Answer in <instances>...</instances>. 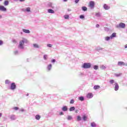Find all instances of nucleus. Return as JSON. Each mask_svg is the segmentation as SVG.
I'll return each instance as SVG.
<instances>
[{
    "instance_id": "45",
    "label": "nucleus",
    "mask_w": 127,
    "mask_h": 127,
    "mask_svg": "<svg viewBox=\"0 0 127 127\" xmlns=\"http://www.w3.org/2000/svg\"><path fill=\"white\" fill-rule=\"evenodd\" d=\"M52 62L53 63H55V60H52Z\"/></svg>"
},
{
    "instance_id": "48",
    "label": "nucleus",
    "mask_w": 127,
    "mask_h": 127,
    "mask_svg": "<svg viewBox=\"0 0 127 127\" xmlns=\"http://www.w3.org/2000/svg\"><path fill=\"white\" fill-rule=\"evenodd\" d=\"M125 48H127V45H125Z\"/></svg>"
},
{
    "instance_id": "35",
    "label": "nucleus",
    "mask_w": 127,
    "mask_h": 127,
    "mask_svg": "<svg viewBox=\"0 0 127 127\" xmlns=\"http://www.w3.org/2000/svg\"><path fill=\"white\" fill-rule=\"evenodd\" d=\"M5 84H9V80H6L5 81Z\"/></svg>"
},
{
    "instance_id": "14",
    "label": "nucleus",
    "mask_w": 127,
    "mask_h": 127,
    "mask_svg": "<svg viewBox=\"0 0 127 127\" xmlns=\"http://www.w3.org/2000/svg\"><path fill=\"white\" fill-rule=\"evenodd\" d=\"M8 3H9V2H8V0H5L4 1L3 4L4 5L6 6V5H8Z\"/></svg>"
},
{
    "instance_id": "5",
    "label": "nucleus",
    "mask_w": 127,
    "mask_h": 127,
    "mask_svg": "<svg viewBox=\"0 0 127 127\" xmlns=\"http://www.w3.org/2000/svg\"><path fill=\"white\" fill-rule=\"evenodd\" d=\"M16 88V85H15V83L14 82L12 83L10 85L11 90H15Z\"/></svg>"
},
{
    "instance_id": "8",
    "label": "nucleus",
    "mask_w": 127,
    "mask_h": 127,
    "mask_svg": "<svg viewBox=\"0 0 127 127\" xmlns=\"http://www.w3.org/2000/svg\"><path fill=\"white\" fill-rule=\"evenodd\" d=\"M103 7L104 9H105L106 10H108V9H110L111 8V7L109 6L106 4H104Z\"/></svg>"
},
{
    "instance_id": "42",
    "label": "nucleus",
    "mask_w": 127,
    "mask_h": 127,
    "mask_svg": "<svg viewBox=\"0 0 127 127\" xmlns=\"http://www.w3.org/2000/svg\"><path fill=\"white\" fill-rule=\"evenodd\" d=\"M96 27L97 28H99V27H100V25H99V24H96Z\"/></svg>"
},
{
    "instance_id": "54",
    "label": "nucleus",
    "mask_w": 127,
    "mask_h": 127,
    "mask_svg": "<svg viewBox=\"0 0 127 127\" xmlns=\"http://www.w3.org/2000/svg\"><path fill=\"white\" fill-rule=\"evenodd\" d=\"M13 120H15V119H14V118H13Z\"/></svg>"
},
{
    "instance_id": "19",
    "label": "nucleus",
    "mask_w": 127,
    "mask_h": 127,
    "mask_svg": "<svg viewBox=\"0 0 127 127\" xmlns=\"http://www.w3.org/2000/svg\"><path fill=\"white\" fill-rule=\"evenodd\" d=\"M40 118H41V117L39 115H37L35 116V119H36V120H40Z\"/></svg>"
},
{
    "instance_id": "7",
    "label": "nucleus",
    "mask_w": 127,
    "mask_h": 127,
    "mask_svg": "<svg viewBox=\"0 0 127 127\" xmlns=\"http://www.w3.org/2000/svg\"><path fill=\"white\" fill-rule=\"evenodd\" d=\"M120 88V86H119V84L118 83H115V91H118L119 90V88Z\"/></svg>"
},
{
    "instance_id": "22",
    "label": "nucleus",
    "mask_w": 127,
    "mask_h": 127,
    "mask_svg": "<svg viewBox=\"0 0 127 127\" xmlns=\"http://www.w3.org/2000/svg\"><path fill=\"white\" fill-rule=\"evenodd\" d=\"M79 101H81V102H83V101H84V97H79Z\"/></svg>"
},
{
    "instance_id": "49",
    "label": "nucleus",
    "mask_w": 127,
    "mask_h": 127,
    "mask_svg": "<svg viewBox=\"0 0 127 127\" xmlns=\"http://www.w3.org/2000/svg\"><path fill=\"white\" fill-rule=\"evenodd\" d=\"M12 118H14V116H13L11 117V119H12Z\"/></svg>"
},
{
    "instance_id": "15",
    "label": "nucleus",
    "mask_w": 127,
    "mask_h": 127,
    "mask_svg": "<svg viewBox=\"0 0 127 127\" xmlns=\"http://www.w3.org/2000/svg\"><path fill=\"white\" fill-rule=\"evenodd\" d=\"M48 12L49 13H54V10L51 9H49Z\"/></svg>"
},
{
    "instance_id": "53",
    "label": "nucleus",
    "mask_w": 127,
    "mask_h": 127,
    "mask_svg": "<svg viewBox=\"0 0 127 127\" xmlns=\"http://www.w3.org/2000/svg\"><path fill=\"white\" fill-rule=\"evenodd\" d=\"M2 1V0H0V1Z\"/></svg>"
},
{
    "instance_id": "25",
    "label": "nucleus",
    "mask_w": 127,
    "mask_h": 127,
    "mask_svg": "<svg viewBox=\"0 0 127 127\" xmlns=\"http://www.w3.org/2000/svg\"><path fill=\"white\" fill-rule=\"evenodd\" d=\"M91 126L92 127H96V124L95 123H91Z\"/></svg>"
},
{
    "instance_id": "23",
    "label": "nucleus",
    "mask_w": 127,
    "mask_h": 127,
    "mask_svg": "<svg viewBox=\"0 0 127 127\" xmlns=\"http://www.w3.org/2000/svg\"><path fill=\"white\" fill-rule=\"evenodd\" d=\"M87 116H85V115H84V116H83V121H87Z\"/></svg>"
},
{
    "instance_id": "39",
    "label": "nucleus",
    "mask_w": 127,
    "mask_h": 127,
    "mask_svg": "<svg viewBox=\"0 0 127 127\" xmlns=\"http://www.w3.org/2000/svg\"><path fill=\"white\" fill-rule=\"evenodd\" d=\"M80 1V0H75V3H78Z\"/></svg>"
},
{
    "instance_id": "3",
    "label": "nucleus",
    "mask_w": 127,
    "mask_h": 127,
    "mask_svg": "<svg viewBox=\"0 0 127 127\" xmlns=\"http://www.w3.org/2000/svg\"><path fill=\"white\" fill-rule=\"evenodd\" d=\"M88 6L91 8H94L95 6V2H94V1H90L88 4Z\"/></svg>"
},
{
    "instance_id": "51",
    "label": "nucleus",
    "mask_w": 127,
    "mask_h": 127,
    "mask_svg": "<svg viewBox=\"0 0 127 127\" xmlns=\"http://www.w3.org/2000/svg\"><path fill=\"white\" fill-rule=\"evenodd\" d=\"M0 117H1V113H0Z\"/></svg>"
},
{
    "instance_id": "31",
    "label": "nucleus",
    "mask_w": 127,
    "mask_h": 127,
    "mask_svg": "<svg viewBox=\"0 0 127 127\" xmlns=\"http://www.w3.org/2000/svg\"><path fill=\"white\" fill-rule=\"evenodd\" d=\"M110 83L111 84H114V83H115V80H114L113 79H112L110 81Z\"/></svg>"
},
{
    "instance_id": "18",
    "label": "nucleus",
    "mask_w": 127,
    "mask_h": 127,
    "mask_svg": "<svg viewBox=\"0 0 127 127\" xmlns=\"http://www.w3.org/2000/svg\"><path fill=\"white\" fill-rule=\"evenodd\" d=\"M93 88L94 89V90H97L98 89H100V86H99V85H95L94 86Z\"/></svg>"
},
{
    "instance_id": "21",
    "label": "nucleus",
    "mask_w": 127,
    "mask_h": 127,
    "mask_svg": "<svg viewBox=\"0 0 127 127\" xmlns=\"http://www.w3.org/2000/svg\"><path fill=\"white\" fill-rule=\"evenodd\" d=\"M70 112H72V111H75V107H71L69 108Z\"/></svg>"
},
{
    "instance_id": "30",
    "label": "nucleus",
    "mask_w": 127,
    "mask_h": 127,
    "mask_svg": "<svg viewBox=\"0 0 127 127\" xmlns=\"http://www.w3.org/2000/svg\"><path fill=\"white\" fill-rule=\"evenodd\" d=\"M26 11H27L28 12H29V11H30V7H27Z\"/></svg>"
},
{
    "instance_id": "33",
    "label": "nucleus",
    "mask_w": 127,
    "mask_h": 127,
    "mask_svg": "<svg viewBox=\"0 0 127 127\" xmlns=\"http://www.w3.org/2000/svg\"><path fill=\"white\" fill-rule=\"evenodd\" d=\"M44 59L45 60H46L47 59V55H45L44 56Z\"/></svg>"
},
{
    "instance_id": "24",
    "label": "nucleus",
    "mask_w": 127,
    "mask_h": 127,
    "mask_svg": "<svg viewBox=\"0 0 127 127\" xmlns=\"http://www.w3.org/2000/svg\"><path fill=\"white\" fill-rule=\"evenodd\" d=\"M111 39V36L110 37H106L105 38V40H106L107 41H109V40H110Z\"/></svg>"
},
{
    "instance_id": "10",
    "label": "nucleus",
    "mask_w": 127,
    "mask_h": 127,
    "mask_svg": "<svg viewBox=\"0 0 127 127\" xmlns=\"http://www.w3.org/2000/svg\"><path fill=\"white\" fill-rule=\"evenodd\" d=\"M125 64L124 62H118V65L119 66H125Z\"/></svg>"
},
{
    "instance_id": "34",
    "label": "nucleus",
    "mask_w": 127,
    "mask_h": 127,
    "mask_svg": "<svg viewBox=\"0 0 127 127\" xmlns=\"http://www.w3.org/2000/svg\"><path fill=\"white\" fill-rule=\"evenodd\" d=\"M74 100L71 99L70 101V104H74Z\"/></svg>"
},
{
    "instance_id": "43",
    "label": "nucleus",
    "mask_w": 127,
    "mask_h": 127,
    "mask_svg": "<svg viewBox=\"0 0 127 127\" xmlns=\"http://www.w3.org/2000/svg\"><path fill=\"white\" fill-rule=\"evenodd\" d=\"M0 45H2V41L0 40Z\"/></svg>"
},
{
    "instance_id": "52",
    "label": "nucleus",
    "mask_w": 127,
    "mask_h": 127,
    "mask_svg": "<svg viewBox=\"0 0 127 127\" xmlns=\"http://www.w3.org/2000/svg\"><path fill=\"white\" fill-rule=\"evenodd\" d=\"M0 18H1V16H0Z\"/></svg>"
},
{
    "instance_id": "40",
    "label": "nucleus",
    "mask_w": 127,
    "mask_h": 127,
    "mask_svg": "<svg viewBox=\"0 0 127 127\" xmlns=\"http://www.w3.org/2000/svg\"><path fill=\"white\" fill-rule=\"evenodd\" d=\"M48 47H51L52 46V44H49L47 45Z\"/></svg>"
},
{
    "instance_id": "56",
    "label": "nucleus",
    "mask_w": 127,
    "mask_h": 127,
    "mask_svg": "<svg viewBox=\"0 0 127 127\" xmlns=\"http://www.w3.org/2000/svg\"><path fill=\"white\" fill-rule=\"evenodd\" d=\"M75 112L77 113V111H76Z\"/></svg>"
},
{
    "instance_id": "38",
    "label": "nucleus",
    "mask_w": 127,
    "mask_h": 127,
    "mask_svg": "<svg viewBox=\"0 0 127 127\" xmlns=\"http://www.w3.org/2000/svg\"><path fill=\"white\" fill-rule=\"evenodd\" d=\"M67 120L68 121H69L70 120H72V117L71 116H68V118H67Z\"/></svg>"
},
{
    "instance_id": "13",
    "label": "nucleus",
    "mask_w": 127,
    "mask_h": 127,
    "mask_svg": "<svg viewBox=\"0 0 127 127\" xmlns=\"http://www.w3.org/2000/svg\"><path fill=\"white\" fill-rule=\"evenodd\" d=\"M51 68H52V64H50L48 65L47 69L49 71H50V70H51Z\"/></svg>"
},
{
    "instance_id": "4",
    "label": "nucleus",
    "mask_w": 127,
    "mask_h": 127,
    "mask_svg": "<svg viewBox=\"0 0 127 127\" xmlns=\"http://www.w3.org/2000/svg\"><path fill=\"white\" fill-rule=\"evenodd\" d=\"M23 45H24V40L20 41L19 42V47H20V48H21V49H23Z\"/></svg>"
},
{
    "instance_id": "32",
    "label": "nucleus",
    "mask_w": 127,
    "mask_h": 127,
    "mask_svg": "<svg viewBox=\"0 0 127 127\" xmlns=\"http://www.w3.org/2000/svg\"><path fill=\"white\" fill-rule=\"evenodd\" d=\"M80 18H81V19H83L85 18V16H84L83 15H81L80 16Z\"/></svg>"
},
{
    "instance_id": "41",
    "label": "nucleus",
    "mask_w": 127,
    "mask_h": 127,
    "mask_svg": "<svg viewBox=\"0 0 127 127\" xmlns=\"http://www.w3.org/2000/svg\"><path fill=\"white\" fill-rule=\"evenodd\" d=\"M17 53H18V52H17V51L14 52V54H15V55H16V54H17Z\"/></svg>"
},
{
    "instance_id": "55",
    "label": "nucleus",
    "mask_w": 127,
    "mask_h": 127,
    "mask_svg": "<svg viewBox=\"0 0 127 127\" xmlns=\"http://www.w3.org/2000/svg\"><path fill=\"white\" fill-rule=\"evenodd\" d=\"M70 10H68V11H70Z\"/></svg>"
},
{
    "instance_id": "47",
    "label": "nucleus",
    "mask_w": 127,
    "mask_h": 127,
    "mask_svg": "<svg viewBox=\"0 0 127 127\" xmlns=\"http://www.w3.org/2000/svg\"><path fill=\"white\" fill-rule=\"evenodd\" d=\"M60 115H61V116L63 115V112H60Z\"/></svg>"
},
{
    "instance_id": "11",
    "label": "nucleus",
    "mask_w": 127,
    "mask_h": 127,
    "mask_svg": "<svg viewBox=\"0 0 127 127\" xmlns=\"http://www.w3.org/2000/svg\"><path fill=\"white\" fill-rule=\"evenodd\" d=\"M23 32H25V33H30V31H29V30L23 29Z\"/></svg>"
},
{
    "instance_id": "12",
    "label": "nucleus",
    "mask_w": 127,
    "mask_h": 127,
    "mask_svg": "<svg viewBox=\"0 0 127 127\" xmlns=\"http://www.w3.org/2000/svg\"><path fill=\"white\" fill-rule=\"evenodd\" d=\"M62 110L64 111V112H66L68 110V108H67V106H64Z\"/></svg>"
},
{
    "instance_id": "37",
    "label": "nucleus",
    "mask_w": 127,
    "mask_h": 127,
    "mask_svg": "<svg viewBox=\"0 0 127 127\" xmlns=\"http://www.w3.org/2000/svg\"><path fill=\"white\" fill-rule=\"evenodd\" d=\"M18 107H14L13 108V109L15 111H17L18 110Z\"/></svg>"
},
{
    "instance_id": "17",
    "label": "nucleus",
    "mask_w": 127,
    "mask_h": 127,
    "mask_svg": "<svg viewBox=\"0 0 127 127\" xmlns=\"http://www.w3.org/2000/svg\"><path fill=\"white\" fill-rule=\"evenodd\" d=\"M33 46H34V48H39V46L37 44H33Z\"/></svg>"
},
{
    "instance_id": "27",
    "label": "nucleus",
    "mask_w": 127,
    "mask_h": 127,
    "mask_svg": "<svg viewBox=\"0 0 127 127\" xmlns=\"http://www.w3.org/2000/svg\"><path fill=\"white\" fill-rule=\"evenodd\" d=\"M96 16H97V17L101 16V14L100 13V12L96 13Z\"/></svg>"
},
{
    "instance_id": "1",
    "label": "nucleus",
    "mask_w": 127,
    "mask_h": 127,
    "mask_svg": "<svg viewBox=\"0 0 127 127\" xmlns=\"http://www.w3.org/2000/svg\"><path fill=\"white\" fill-rule=\"evenodd\" d=\"M91 66H92V65L90 63H85L82 65V68H83L84 69H89V68H91Z\"/></svg>"
},
{
    "instance_id": "29",
    "label": "nucleus",
    "mask_w": 127,
    "mask_h": 127,
    "mask_svg": "<svg viewBox=\"0 0 127 127\" xmlns=\"http://www.w3.org/2000/svg\"><path fill=\"white\" fill-rule=\"evenodd\" d=\"M101 69H102V70H104V69H106V66H105V65H102V66H101Z\"/></svg>"
},
{
    "instance_id": "26",
    "label": "nucleus",
    "mask_w": 127,
    "mask_h": 127,
    "mask_svg": "<svg viewBox=\"0 0 127 127\" xmlns=\"http://www.w3.org/2000/svg\"><path fill=\"white\" fill-rule=\"evenodd\" d=\"M69 15H65L64 16V18H65V19H69Z\"/></svg>"
},
{
    "instance_id": "50",
    "label": "nucleus",
    "mask_w": 127,
    "mask_h": 127,
    "mask_svg": "<svg viewBox=\"0 0 127 127\" xmlns=\"http://www.w3.org/2000/svg\"><path fill=\"white\" fill-rule=\"evenodd\" d=\"M68 0H64V1H67Z\"/></svg>"
},
{
    "instance_id": "6",
    "label": "nucleus",
    "mask_w": 127,
    "mask_h": 127,
    "mask_svg": "<svg viewBox=\"0 0 127 127\" xmlns=\"http://www.w3.org/2000/svg\"><path fill=\"white\" fill-rule=\"evenodd\" d=\"M0 10L1 11H6V8L3 5H0Z\"/></svg>"
},
{
    "instance_id": "44",
    "label": "nucleus",
    "mask_w": 127,
    "mask_h": 127,
    "mask_svg": "<svg viewBox=\"0 0 127 127\" xmlns=\"http://www.w3.org/2000/svg\"><path fill=\"white\" fill-rule=\"evenodd\" d=\"M13 43H16L17 42H16V40H13Z\"/></svg>"
},
{
    "instance_id": "16",
    "label": "nucleus",
    "mask_w": 127,
    "mask_h": 127,
    "mask_svg": "<svg viewBox=\"0 0 127 127\" xmlns=\"http://www.w3.org/2000/svg\"><path fill=\"white\" fill-rule=\"evenodd\" d=\"M82 10H83V11H87L88 8L86 6H83L82 7Z\"/></svg>"
},
{
    "instance_id": "46",
    "label": "nucleus",
    "mask_w": 127,
    "mask_h": 127,
    "mask_svg": "<svg viewBox=\"0 0 127 127\" xmlns=\"http://www.w3.org/2000/svg\"><path fill=\"white\" fill-rule=\"evenodd\" d=\"M20 0V1L21 2L25 1V0Z\"/></svg>"
},
{
    "instance_id": "2",
    "label": "nucleus",
    "mask_w": 127,
    "mask_h": 127,
    "mask_svg": "<svg viewBox=\"0 0 127 127\" xmlns=\"http://www.w3.org/2000/svg\"><path fill=\"white\" fill-rule=\"evenodd\" d=\"M126 27V24L121 22L118 26H117V28H125Z\"/></svg>"
},
{
    "instance_id": "36",
    "label": "nucleus",
    "mask_w": 127,
    "mask_h": 127,
    "mask_svg": "<svg viewBox=\"0 0 127 127\" xmlns=\"http://www.w3.org/2000/svg\"><path fill=\"white\" fill-rule=\"evenodd\" d=\"M77 121H81V117H80V116H77Z\"/></svg>"
},
{
    "instance_id": "20",
    "label": "nucleus",
    "mask_w": 127,
    "mask_h": 127,
    "mask_svg": "<svg viewBox=\"0 0 127 127\" xmlns=\"http://www.w3.org/2000/svg\"><path fill=\"white\" fill-rule=\"evenodd\" d=\"M116 33H113L112 35L110 36L111 37V39H112V38H114V37H116Z\"/></svg>"
},
{
    "instance_id": "28",
    "label": "nucleus",
    "mask_w": 127,
    "mask_h": 127,
    "mask_svg": "<svg viewBox=\"0 0 127 127\" xmlns=\"http://www.w3.org/2000/svg\"><path fill=\"white\" fill-rule=\"evenodd\" d=\"M98 68H99V66H98V65H94V69H95V70H98Z\"/></svg>"
},
{
    "instance_id": "9",
    "label": "nucleus",
    "mask_w": 127,
    "mask_h": 127,
    "mask_svg": "<svg viewBox=\"0 0 127 127\" xmlns=\"http://www.w3.org/2000/svg\"><path fill=\"white\" fill-rule=\"evenodd\" d=\"M87 98L88 99H91V98H93V94L92 93H89L87 95Z\"/></svg>"
}]
</instances>
